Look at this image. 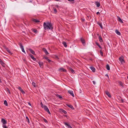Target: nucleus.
<instances>
[{"label":"nucleus","instance_id":"obj_1","mask_svg":"<svg viewBox=\"0 0 128 128\" xmlns=\"http://www.w3.org/2000/svg\"><path fill=\"white\" fill-rule=\"evenodd\" d=\"M44 26L45 30H52L53 28L52 24L49 22H44Z\"/></svg>","mask_w":128,"mask_h":128},{"label":"nucleus","instance_id":"obj_2","mask_svg":"<svg viewBox=\"0 0 128 128\" xmlns=\"http://www.w3.org/2000/svg\"><path fill=\"white\" fill-rule=\"evenodd\" d=\"M40 104L42 108H43L46 111V112L50 114V113L48 107L44 105L42 102H40Z\"/></svg>","mask_w":128,"mask_h":128},{"label":"nucleus","instance_id":"obj_3","mask_svg":"<svg viewBox=\"0 0 128 128\" xmlns=\"http://www.w3.org/2000/svg\"><path fill=\"white\" fill-rule=\"evenodd\" d=\"M32 22L34 24L36 23L40 22V21L39 20L36 19L34 18H32Z\"/></svg>","mask_w":128,"mask_h":128},{"label":"nucleus","instance_id":"obj_4","mask_svg":"<svg viewBox=\"0 0 128 128\" xmlns=\"http://www.w3.org/2000/svg\"><path fill=\"white\" fill-rule=\"evenodd\" d=\"M119 60L122 64H123L125 63L123 57H121L119 58Z\"/></svg>","mask_w":128,"mask_h":128},{"label":"nucleus","instance_id":"obj_5","mask_svg":"<svg viewBox=\"0 0 128 128\" xmlns=\"http://www.w3.org/2000/svg\"><path fill=\"white\" fill-rule=\"evenodd\" d=\"M19 45L20 46V48L22 50V51L25 54L26 52L23 46L22 45V44L20 43L19 44Z\"/></svg>","mask_w":128,"mask_h":128},{"label":"nucleus","instance_id":"obj_6","mask_svg":"<svg viewBox=\"0 0 128 128\" xmlns=\"http://www.w3.org/2000/svg\"><path fill=\"white\" fill-rule=\"evenodd\" d=\"M0 63L2 66L3 67L5 66V64L3 62L2 60L0 58Z\"/></svg>","mask_w":128,"mask_h":128},{"label":"nucleus","instance_id":"obj_7","mask_svg":"<svg viewBox=\"0 0 128 128\" xmlns=\"http://www.w3.org/2000/svg\"><path fill=\"white\" fill-rule=\"evenodd\" d=\"M29 56L32 58L34 61H35L36 60V58H34V56L31 54H29Z\"/></svg>","mask_w":128,"mask_h":128},{"label":"nucleus","instance_id":"obj_8","mask_svg":"<svg viewBox=\"0 0 128 128\" xmlns=\"http://www.w3.org/2000/svg\"><path fill=\"white\" fill-rule=\"evenodd\" d=\"M68 93L71 96L73 97H74V95L73 92L72 90H69L68 91Z\"/></svg>","mask_w":128,"mask_h":128},{"label":"nucleus","instance_id":"obj_9","mask_svg":"<svg viewBox=\"0 0 128 128\" xmlns=\"http://www.w3.org/2000/svg\"><path fill=\"white\" fill-rule=\"evenodd\" d=\"M80 40L83 45L84 46H85L86 45V43L84 40L82 38H80Z\"/></svg>","mask_w":128,"mask_h":128},{"label":"nucleus","instance_id":"obj_10","mask_svg":"<svg viewBox=\"0 0 128 128\" xmlns=\"http://www.w3.org/2000/svg\"><path fill=\"white\" fill-rule=\"evenodd\" d=\"M28 50L32 54L34 55H36L35 52L31 48H29L28 49Z\"/></svg>","mask_w":128,"mask_h":128},{"label":"nucleus","instance_id":"obj_11","mask_svg":"<svg viewBox=\"0 0 128 128\" xmlns=\"http://www.w3.org/2000/svg\"><path fill=\"white\" fill-rule=\"evenodd\" d=\"M42 50L45 52L46 55H47L49 54L46 48H43Z\"/></svg>","mask_w":128,"mask_h":128},{"label":"nucleus","instance_id":"obj_12","mask_svg":"<svg viewBox=\"0 0 128 128\" xmlns=\"http://www.w3.org/2000/svg\"><path fill=\"white\" fill-rule=\"evenodd\" d=\"M1 122L4 124L7 123L6 121L4 119L2 118L1 120Z\"/></svg>","mask_w":128,"mask_h":128},{"label":"nucleus","instance_id":"obj_13","mask_svg":"<svg viewBox=\"0 0 128 128\" xmlns=\"http://www.w3.org/2000/svg\"><path fill=\"white\" fill-rule=\"evenodd\" d=\"M64 124L65 125L68 126V128H72V126H70V125H69V124H68V123L66 122H64Z\"/></svg>","mask_w":128,"mask_h":128},{"label":"nucleus","instance_id":"obj_14","mask_svg":"<svg viewBox=\"0 0 128 128\" xmlns=\"http://www.w3.org/2000/svg\"><path fill=\"white\" fill-rule=\"evenodd\" d=\"M90 68L93 72H95V69L94 67L92 66H91L90 67Z\"/></svg>","mask_w":128,"mask_h":128},{"label":"nucleus","instance_id":"obj_15","mask_svg":"<svg viewBox=\"0 0 128 128\" xmlns=\"http://www.w3.org/2000/svg\"><path fill=\"white\" fill-rule=\"evenodd\" d=\"M66 105L68 106L70 108L72 109H73V110L74 109V108L73 106L72 105H71V104H67Z\"/></svg>","mask_w":128,"mask_h":128},{"label":"nucleus","instance_id":"obj_16","mask_svg":"<svg viewBox=\"0 0 128 128\" xmlns=\"http://www.w3.org/2000/svg\"><path fill=\"white\" fill-rule=\"evenodd\" d=\"M115 32L116 34H117L118 35H120L121 34L120 32L117 30H116L115 31Z\"/></svg>","mask_w":128,"mask_h":128},{"label":"nucleus","instance_id":"obj_17","mask_svg":"<svg viewBox=\"0 0 128 128\" xmlns=\"http://www.w3.org/2000/svg\"><path fill=\"white\" fill-rule=\"evenodd\" d=\"M106 94L109 97L111 98V96L109 93L108 91H106Z\"/></svg>","mask_w":128,"mask_h":128},{"label":"nucleus","instance_id":"obj_18","mask_svg":"<svg viewBox=\"0 0 128 128\" xmlns=\"http://www.w3.org/2000/svg\"><path fill=\"white\" fill-rule=\"evenodd\" d=\"M95 4H96L97 7H99L100 6V4L99 2H96Z\"/></svg>","mask_w":128,"mask_h":128},{"label":"nucleus","instance_id":"obj_19","mask_svg":"<svg viewBox=\"0 0 128 128\" xmlns=\"http://www.w3.org/2000/svg\"><path fill=\"white\" fill-rule=\"evenodd\" d=\"M98 24L100 26V27L102 29L103 28V27L102 26V24L100 22H98Z\"/></svg>","mask_w":128,"mask_h":128},{"label":"nucleus","instance_id":"obj_20","mask_svg":"<svg viewBox=\"0 0 128 128\" xmlns=\"http://www.w3.org/2000/svg\"><path fill=\"white\" fill-rule=\"evenodd\" d=\"M6 50L10 54H12V53L7 48H6Z\"/></svg>","mask_w":128,"mask_h":128},{"label":"nucleus","instance_id":"obj_21","mask_svg":"<svg viewBox=\"0 0 128 128\" xmlns=\"http://www.w3.org/2000/svg\"><path fill=\"white\" fill-rule=\"evenodd\" d=\"M42 119L44 120L45 122H46V123H48V122H47V120L45 118H40V120H41L42 121Z\"/></svg>","mask_w":128,"mask_h":128},{"label":"nucleus","instance_id":"obj_22","mask_svg":"<svg viewBox=\"0 0 128 128\" xmlns=\"http://www.w3.org/2000/svg\"><path fill=\"white\" fill-rule=\"evenodd\" d=\"M118 20L121 23H123V21L119 17L118 18Z\"/></svg>","mask_w":128,"mask_h":128},{"label":"nucleus","instance_id":"obj_23","mask_svg":"<svg viewBox=\"0 0 128 128\" xmlns=\"http://www.w3.org/2000/svg\"><path fill=\"white\" fill-rule=\"evenodd\" d=\"M99 41L100 42H102V37L100 36H99Z\"/></svg>","mask_w":128,"mask_h":128},{"label":"nucleus","instance_id":"obj_24","mask_svg":"<svg viewBox=\"0 0 128 128\" xmlns=\"http://www.w3.org/2000/svg\"><path fill=\"white\" fill-rule=\"evenodd\" d=\"M59 70L60 71L62 70L63 72H65L66 71V70L62 68H60Z\"/></svg>","mask_w":128,"mask_h":128},{"label":"nucleus","instance_id":"obj_25","mask_svg":"<svg viewBox=\"0 0 128 128\" xmlns=\"http://www.w3.org/2000/svg\"><path fill=\"white\" fill-rule=\"evenodd\" d=\"M62 44H63L64 45V46H65V47H67V45L66 44V42H63Z\"/></svg>","mask_w":128,"mask_h":128},{"label":"nucleus","instance_id":"obj_26","mask_svg":"<svg viewBox=\"0 0 128 128\" xmlns=\"http://www.w3.org/2000/svg\"><path fill=\"white\" fill-rule=\"evenodd\" d=\"M4 104L6 106H8V103L7 101L6 100H5L4 101Z\"/></svg>","mask_w":128,"mask_h":128},{"label":"nucleus","instance_id":"obj_27","mask_svg":"<svg viewBox=\"0 0 128 128\" xmlns=\"http://www.w3.org/2000/svg\"><path fill=\"white\" fill-rule=\"evenodd\" d=\"M106 68L107 70H110V67L109 66L108 64H107L106 66Z\"/></svg>","mask_w":128,"mask_h":128},{"label":"nucleus","instance_id":"obj_28","mask_svg":"<svg viewBox=\"0 0 128 128\" xmlns=\"http://www.w3.org/2000/svg\"><path fill=\"white\" fill-rule=\"evenodd\" d=\"M26 121L28 122V123H29L30 122V121L28 117V116H26Z\"/></svg>","mask_w":128,"mask_h":128},{"label":"nucleus","instance_id":"obj_29","mask_svg":"<svg viewBox=\"0 0 128 128\" xmlns=\"http://www.w3.org/2000/svg\"><path fill=\"white\" fill-rule=\"evenodd\" d=\"M96 44L101 49H102V47L100 46L99 45V44L98 43H96Z\"/></svg>","mask_w":128,"mask_h":128},{"label":"nucleus","instance_id":"obj_30","mask_svg":"<svg viewBox=\"0 0 128 128\" xmlns=\"http://www.w3.org/2000/svg\"><path fill=\"white\" fill-rule=\"evenodd\" d=\"M33 31L35 33H37V30L35 29H33Z\"/></svg>","mask_w":128,"mask_h":128},{"label":"nucleus","instance_id":"obj_31","mask_svg":"<svg viewBox=\"0 0 128 128\" xmlns=\"http://www.w3.org/2000/svg\"><path fill=\"white\" fill-rule=\"evenodd\" d=\"M119 84L121 86H122V87L123 86V85L122 84V82H119Z\"/></svg>","mask_w":128,"mask_h":128},{"label":"nucleus","instance_id":"obj_32","mask_svg":"<svg viewBox=\"0 0 128 128\" xmlns=\"http://www.w3.org/2000/svg\"><path fill=\"white\" fill-rule=\"evenodd\" d=\"M32 85L34 87H36V83L34 82H32Z\"/></svg>","mask_w":128,"mask_h":128},{"label":"nucleus","instance_id":"obj_33","mask_svg":"<svg viewBox=\"0 0 128 128\" xmlns=\"http://www.w3.org/2000/svg\"><path fill=\"white\" fill-rule=\"evenodd\" d=\"M57 96L58 98H62V96L59 95H57Z\"/></svg>","mask_w":128,"mask_h":128},{"label":"nucleus","instance_id":"obj_34","mask_svg":"<svg viewBox=\"0 0 128 128\" xmlns=\"http://www.w3.org/2000/svg\"><path fill=\"white\" fill-rule=\"evenodd\" d=\"M70 70L73 73H74V70L72 69L71 68L70 69Z\"/></svg>","mask_w":128,"mask_h":128},{"label":"nucleus","instance_id":"obj_35","mask_svg":"<svg viewBox=\"0 0 128 128\" xmlns=\"http://www.w3.org/2000/svg\"><path fill=\"white\" fill-rule=\"evenodd\" d=\"M18 88L21 92L22 90L20 87H19Z\"/></svg>","mask_w":128,"mask_h":128},{"label":"nucleus","instance_id":"obj_36","mask_svg":"<svg viewBox=\"0 0 128 128\" xmlns=\"http://www.w3.org/2000/svg\"><path fill=\"white\" fill-rule=\"evenodd\" d=\"M100 52L101 55H102V56H103V53L102 51L101 50H100Z\"/></svg>","mask_w":128,"mask_h":128},{"label":"nucleus","instance_id":"obj_37","mask_svg":"<svg viewBox=\"0 0 128 128\" xmlns=\"http://www.w3.org/2000/svg\"><path fill=\"white\" fill-rule=\"evenodd\" d=\"M3 126V128H8L7 127L6 125H4L3 126Z\"/></svg>","mask_w":128,"mask_h":128},{"label":"nucleus","instance_id":"obj_38","mask_svg":"<svg viewBox=\"0 0 128 128\" xmlns=\"http://www.w3.org/2000/svg\"><path fill=\"white\" fill-rule=\"evenodd\" d=\"M54 12L55 13H56L57 12V11L56 9L55 8L54 9Z\"/></svg>","mask_w":128,"mask_h":128},{"label":"nucleus","instance_id":"obj_39","mask_svg":"<svg viewBox=\"0 0 128 128\" xmlns=\"http://www.w3.org/2000/svg\"><path fill=\"white\" fill-rule=\"evenodd\" d=\"M44 58L45 59L47 60H48V57L45 56L44 57Z\"/></svg>","mask_w":128,"mask_h":128},{"label":"nucleus","instance_id":"obj_40","mask_svg":"<svg viewBox=\"0 0 128 128\" xmlns=\"http://www.w3.org/2000/svg\"><path fill=\"white\" fill-rule=\"evenodd\" d=\"M21 92H22V94H25V92H24V91L23 90H22L21 91Z\"/></svg>","mask_w":128,"mask_h":128},{"label":"nucleus","instance_id":"obj_41","mask_svg":"<svg viewBox=\"0 0 128 128\" xmlns=\"http://www.w3.org/2000/svg\"><path fill=\"white\" fill-rule=\"evenodd\" d=\"M21 92H22V94H25V92H24V91L23 90H22L21 91Z\"/></svg>","mask_w":128,"mask_h":128},{"label":"nucleus","instance_id":"obj_42","mask_svg":"<svg viewBox=\"0 0 128 128\" xmlns=\"http://www.w3.org/2000/svg\"><path fill=\"white\" fill-rule=\"evenodd\" d=\"M49 63H50V62H51V60H50L49 59H48V60H47Z\"/></svg>","mask_w":128,"mask_h":128},{"label":"nucleus","instance_id":"obj_43","mask_svg":"<svg viewBox=\"0 0 128 128\" xmlns=\"http://www.w3.org/2000/svg\"><path fill=\"white\" fill-rule=\"evenodd\" d=\"M63 112L65 114L67 113V112L65 110H63Z\"/></svg>","mask_w":128,"mask_h":128},{"label":"nucleus","instance_id":"obj_44","mask_svg":"<svg viewBox=\"0 0 128 128\" xmlns=\"http://www.w3.org/2000/svg\"><path fill=\"white\" fill-rule=\"evenodd\" d=\"M68 1L70 2H74V0H68Z\"/></svg>","mask_w":128,"mask_h":128},{"label":"nucleus","instance_id":"obj_45","mask_svg":"<svg viewBox=\"0 0 128 128\" xmlns=\"http://www.w3.org/2000/svg\"><path fill=\"white\" fill-rule=\"evenodd\" d=\"M105 76L108 77V78H109L108 75V74H106L105 75Z\"/></svg>","mask_w":128,"mask_h":128},{"label":"nucleus","instance_id":"obj_46","mask_svg":"<svg viewBox=\"0 0 128 128\" xmlns=\"http://www.w3.org/2000/svg\"><path fill=\"white\" fill-rule=\"evenodd\" d=\"M92 82H93V84H96V82H95V81H92Z\"/></svg>","mask_w":128,"mask_h":128},{"label":"nucleus","instance_id":"obj_47","mask_svg":"<svg viewBox=\"0 0 128 128\" xmlns=\"http://www.w3.org/2000/svg\"><path fill=\"white\" fill-rule=\"evenodd\" d=\"M96 14H100V12H98L96 13Z\"/></svg>","mask_w":128,"mask_h":128},{"label":"nucleus","instance_id":"obj_48","mask_svg":"<svg viewBox=\"0 0 128 128\" xmlns=\"http://www.w3.org/2000/svg\"><path fill=\"white\" fill-rule=\"evenodd\" d=\"M28 104L29 105H30V106H31V104L30 102H28Z\"/></svg>","mask_w":128,"mask_h":128},{"label":"nucleus","instance_id":"obj_49","mask_svg":"<svg viewBox=\"0 0 128 128\" xmlns=\"http://www.w3.org/2000/svg\"><path fill=\"white\" fill-rule=\"evenodd\" d=\"M82 21H84L85 20L84 19H82Z\"/></svg>","mask_w":128,"mask_h":128},{"label":"nucleus","instance_id":"obj_50","mask_svg":"<svg viewBox=\"0 0 128 128\" xmlns=\"http://www.w3.org/2000/svg\"><path fill=\"white\" fill-rule=\"evenodd\" d=\"M38 64L40 66V62H38Z\"/></svg>","mask_w":128,"mask_h":128},{"label":"nucleus","instance_id":"obj_51","mask_svg":"<svg viewBox=\"0 0 128 128\" xmlns=\"http://www.w3.org/2000/svg\"><path fill=\"white\" fill-rule=\"evenodd\" d=\"M55 1H59V0H55Z\"/></svg>","mask_w":128,"mask_h":128},{"label":"nucleus","instance_id":"obj_52","mask_svg":"<svg viewBox=\"0 0 128 128\" xmlns=\"http://www.w3.org/2000/svg\"><path fill=\"white\" fill-rule=\"evenodd\" d=\"M8 92H9L10 94V91H9H9H8Z\"/></svg>","mask_w":128,"mask_h":128},{"label":"nucleus","instance_id":"obj_53","mask_svg":"<svg viewBox=\"0 0 128 128\" xmlns=\"http://www.w3.org/2000/svg\"><path fill=\"white\" fill-rule=\"evenodd\" d=\"M127 78H128V77H127Z\"/></svg>","mask_w":128,"mask_h":128}]
</instances>
